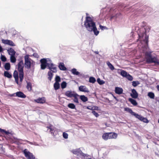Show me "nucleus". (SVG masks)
<instances>
[{
	"instance_id": "23",
	"label": "nucleus",
	"mask_w": 159,
	"mask_h": 159,
	"mask_svg": "<svg viewBox=\"0 0 159 159\" xmlns=\"http://www.w3.org/2000/svg\"><path fill=\"white\" fill-rule=\"evenodd\" d=\"M71 72L72 74L75 75H78L80 73L79 72L77 71V70L75 68H73L71 70Z\"/></svg>"
},
{
	"instance_id": "17",
	"label": "nucleus",
	"mask_w": 159,
	"mask_h": 159,
	"mask_svg": "<svg viewBox=\"0 0 159 159\" xmlns=\"http://www.w3.org/2000/svg\"><path fill=\"white\" fill-rule=\"evenodd\" d=\"M109 139H116L117 137V134L115 133H109Z\"/></svg>"
},
{
	"instance_id": "36",
	"label": "nucleus",
	"mask_w": 159,
	"mask_h": 159,
	"mask_svg": "<svg viewBox=\"0 0 159 159\" xmlns=\"http://www.w3.org/2000/svg\"><path fill=\"white\" fill-rule=\"evenodd\" d=\"M107 64L109 67L111 69V70H114V67L110 62H107Z\"/></svg>"
},
{
	"instance_id": "6",
	"label": "nucleus",
	"mask_w": 159,
	"mask_h": 159,
	"mask_svg": "<svg viewBox=\"0 0 159 159\" xmlns=\"http://www.w3.org/2000/svg\"><path fill=\"white\" fill-rule=\"evenodd\" d=\"M23 152L25 156L27 159H34L35 158L34 156L32 153L29 151L27 149H25Z\"/></svg>"
},
{
	"instance_id": "7",
	"label": "nucleus",
	"mask_w": 159,
	"mask_h": 159,
	"mask_svg": "<svg viewBox=\"0 0 159 159\" xmlns=\"http://www.w3.org/2000/svg\"><path fill=\"white\" fill-rule=\"evenodd\" d=\"M48 59L43 58L41 59L40 62L41 63V68L42 69L44 70L46 68V66H47V63L49 62Z\"/></svg>"
},
{
	"instance_id": "56",
	"label": "nucleus",
	"mask_w": 159,
	"mask_h": 159,
	"mask_svg": "<svg viewBox=\"0 0 159 159\" xmlns=\"http://www.w3.org/2000/svg\"><path fill=\"white\" fill-rule=\"evenodd\" d=\"M114 98H115L116 99V97H114Z\"/></svg>"
},
{
	"instance_id": "59",
	"label": "nucleus",
	"mask_w": 159,
	"mask_h": 159,
	"mask_svg": "<svg viewBox=\"0 0 159 159\" xmlns=\"http://www.w3.org/2000/svg\"><path fill=\"white\" fill-rule=\"evenodd\" d=\"M158 123H159V120H158Z\"/></svg>"
},
{
	"instance_id": "38",
	"label": "nucleus",
	"mask_w": 159,
	"mask_h": 159,
	"mask_svg": "<svg viewBox=\"0 0 159 159\" xmlns=\"http://www.w3.org/2000/svg\"><path fill=\"white\" fill-rule=\"evenodd\" d=\"M68 107L69 108L72 109H74L75 108V105L73 103H69L68 105Z\"/></svg>"
},
{
	"instance_id": "18",
	"label": "nucleus",
	"mask_w": 159,
	"mask_h": 159,
	"mask_svg": "<svg viewBox=\"0 0 159 159\" xmlns=\"http://www.w3.org/2000/svg\"><path fill=\"white\" fill-rule=\"evenodd\" d=\"M16 94V96L18 97L23 98L26 97V96L21 92H18Z\"/></svg>"
},
{
	"instance_id": "33",
	"label": "nucleus",
	"mask_w": 159,
	"mask_h": 159,
	"mask_svg": "<svg viewBox=\"0 0 159 159\" xmlns=\"http://www.w3.org/2000/svg\"><path fill=\"white\" fill-rule=\"evenodd\" d=\"M96 81L95 78L93 77H90L89 78V82L90 83H94Z\"/></svg>"
},
{
	"instance_id": "26",
	"label": "nucleus",
	"mask_w": 159,
	"mask_h": 159,
	"mask_svg": "<svg viewBox=\"0 0 159 159\" xmlns=\"http://www.w3.org/2000/svg\"><path fill=\"white\" fill-rule=\"evenodd\" d=\"M80 99L84 102L87 101L88 100V98L84 95L80 96Z\"/></svg>"
},
{
	"instance_id": "53",
	"label": "nucleus",
	"mask_w": 159,
	"mask_h": 159,
	"mask_svg": "<svg viewBox=\"0 0 159 159\" xmlns=\"http://www.w3.org/2000/svg\"><path fill=\"white\" fill-rule=\"evenodd\" d=\"M157 89L159 91V85H158L157 86Z\"/></svg>"
},
{
	"instance_id": "51",
	"label": "nucleus",
	"mask_w": 159,
	"mask_h": 159,
	"mask_svg": "<svg viewBox=\"0 0 159 159\" xmlns=\"http://www.w3.org/2000/svg\"><path fill=\"white\" fill-rule=\"evenodd\" d=\"M96 54H98L99 53V52L98 51H93Z\"/></svg>"
},
{
	"instance_id": "40",
	"label": "nucleus",
	"mask_w": 159,
	"mask_h": 159,
	"mask_svg": "<svg viewBox=\"0 0 159 159\" xmlns=\"http://www.w3.org/2000/svg\"><path fill=\"white\" fill-rule=\"evenodd\" d=\"M125 78L130 81H132L133 80V78L132 76L130 75L129 73L127 74Z\"/></svg>"
},
{
	"instance_id": "14",
	"label": "nucleus",
	"mask_w": 159,
	"mask_h": 159,
	"mask_svg": "<svg viewBox=\"0 0 159 159\" xmlns=\"http://www.w3.org/2000/svg\"><path fill=\"white\" fill-rule=\"evenodd\" d=\"M131 97L134 98H136L138 96L137 92L135 89H133L132 90V93L130 94Z\"/></svg>"
},
{
	"instance_id": "42",
	"label": "nucleus",
	"mask_w": 159,
	"mask_h": 159,
	"mask_svg": "<svg viewBox=\"0 0 159 159\" xmlns=\"http://www.w3.org/2000/svg\"><path fill=\"white\" fill-rule=\"evenodd\" d=\"M55 82L59 83L61 81V78L60 77L58 76L57 75L55 78Z\"/></svg>"
},
{
	"instance_id": "47",
	"label": "nucleus",
	"mask_w": 159,
	"mask_h": 159,
	"mask_svg": "<svg viewBox=\"0 0 159 159\" xmlns=\"http://www.w3.org/2000/svg\"><path fill=\"white\" fill-rule=\"evenodd\" d=\"M92 113L96 117H98L99 115L95 111H92Z\"/></svg>"
},
{
	"instance_id": "21",
	"label": "nucleus",
	"mask_w": 159,
	"mask_h": 159,
	"mask_svg": "<svg viewBox=\"0 0 159 159\" xmlns=\"http://www.w3.org/2000/svg\"><path fill=\"white\" fill-rule=\"evenodd\" d=\"M7 52L9 55L11 56H15L16 53V52L14 51V49L11 48L8 49Z\"/></svg>"
},
{
	"instance_id": "27",
	"label": "nucleus",
	"mask_w": 159,
	"mask_h": 159,
	"mask_svg": "<svg viewBox=\"0 0 159 159\" xmlns=\"http://www.w3.org/2000/svg\"><path fill=\"white\" fill-rule=\"evenodd\" d=\"M129 100L134 105L136 106L137 105V103L135 100L132 98H129Z\"/></svg>"
},
{
	"instance_id": "48",
	"label": "nucleus",
	"mask_w": 159,
	"mask_h": 159,
	"mask_svg": "<svg viewBox=\"0 0 159 159\" xmlns=\"http://www.w3.org/2000/svg\"><path fill=\"white\" fill-rule=\"evenodd\" d=\"M99 27L101 30H103L104 29H107V28L105 26H103L101 25H99Z\"/></svg>"
},
{
	"instance_id": "46",
	"label": "nucleus",
	"mask_w": 159,
	"mask_h": 159,
	"mask_svg": "<svg viewBox=\"0 0 159 159\" xmlns=\"http://www.w3.org/2000/svg\"><path fill=\"white\" fill-rule=\"evenodd\" d=\"M63 136L65 139H67L68 137V134L67 133L64 132L63 133Z\"/></svg>"
},
{
	"instance_id": "13",
	"label": "nucleus",
	"mask_w": 159,
	"mask_h": 159,
	"mask_svg": "<svg viewBox=\"0 0 159 159\" xmlns=\"http://www.w3.org/2000/svg\"><path fill=\"white\" fill-rule=\"evenodd\" d=\"M79 89L80 91L84 92L89 93V91L88 89L85 86H80L79 88Z\"/></svg>"
},
{
	"instance_id": "55",
	"label": "nucleus",
	"mask_w": 159,
	"mask_h": 159,
	"mask_svg": "<svg viewBox=\"0 0 159 159\" xmlns=\"http://www.w3.org/2000/svg\"><path fill=\"white\" fill-rule=\"evenodd\" d=\"M2 147V145H1V144H0V148Z\"/></svg>"
},
{
	"instance_id": "11",
	"label": "nucleus",
	"mask_w": 159,
	"mask_h": 159,
	"mask_svg": "<svg viewBox=\"0 0 159 159\" xmlns=\"http://www.w3.org/2000/svg\"><path fill=\"white\" fill-rule=\"evenodd\" d=\"M135 117L144 122L147 123L148 122V120L147 118H144L137 114L136 115Z\"/></svg>"
},
{
	"instance_id": "19",
	"label": "nucleus",
	"mask_w": 159,
	"mask_h": 159,
	"mask_svg": "<svg viewBox=\"0 0 159 159\" xmlns=\"http://www.w3.org/2000/svg\"><path fill=\"white\" fill-rule=\"evenodd\" d=\"M58 67L59 69L61 70L65 71L66 70H67L66 68L65 67L64 64L63 63H60Z\"/></svg>"
},
{
	"instance_id": "1",
	"label": "nucleus",
	"mask_w": 159,
	"mask_h": 159,
	"mask_svg": "<svg viewBox=\"0 0 159 159\" xmlns=\"http://www.w3.org/2000/svg\"><path fill=\"white\" fill-rule=\"evenodd\" d=\"M150 29L149 26L144 28L145 33L139 34V39L141 44H144L142 45L141 47L143 52L145 53L146 62L148 63H154L159 64L156 57L152 56L151 53L152 52L150 50L148 46V37L146 33L149 31Z\"/></svg>"
},
{
	"instance_id": "30",
	"label": "nucleus",
	"mask_w": 159,
	"mask_h": 159,
	"mask_svg": "<svg viewBox=\"0 0 159 159\" xmlns=\"http://www.w3.org/2000/svg\"><path fill=\"white\" fill-rule=\"evenodd\" d=\"M47 128L50 129L51 133L53 135L54 134V127L52 125H50L49 127H47Z\"/></svg>"
},
{
	"instance_id": "44",
	"label": "nucleus",
	"mask_w": 159,
	"mask_h": 159,
	"mask_svg": "<svg viewBox=\"0 0 159 159\" xmlns=\"http://www.w3.org/2000/svg\"><path fill=\"white\" fill-rule=\"evenodd\" d=\"M79 96V95L77 94H76L75 95V97H73L74 98L73 100V101L74 102L77 103H79L78 99L77 98V96Z\"/></svg>"
},
{
	"instance_id": "50",
	"label": "nucleus",
	"mask_w": 159,
	"mask_h": 159,
	"mask_svg": "<svg viewBox=\"0 0 159 159\" xmlns=\"http://www.w3.org/2000/svg\"><path fill=\"white\" fill-rule=\"evenodd\" d=\"M87 108L88 109H92V107H91V106L87 107Z\"/></svg>"
},
{
	"instance_id": "10",
	"label": "nucleus",
	"mask_w": 159,
	"mask_h": 159,
	"mask_svg": "<svg viewBox=\"0 0 159 159\" xmlns=\"http://www.w3.org/2000/svg\"><path fill=\"white\" fill-rule=\"evenodd\" d=\"M2 42L6 44L9 45L11 46H15V45L14 43L11 40L8 39L5 40L2 39Z\"/></svg>"
},
{
	"instance_id": "39",
	"label": "nucleus",
	"mask_w": 159,
	"mask_h": 159,
	"mask_svg": "<svg viewBox=\"0 0 159 159\" xmlns=\"http://www.w3.org/2000/svg\"><path fill=\"white\" fill-rule=\"evenodd\" d=\"M11 61L12 63H15L16 61L15 56H11L10 57Z\"/></svg>"
},
{
	"instance_id": "54",
	"label": "nucleus",
	"mask_w": 159,
	"mask_h": 159,
	"mask_svg": "<svg viewBox=\"0 0 159 159\" xmlns=\"http://www.w3.org/2000/svg\"><path fill=\"white\" fill-rule=\"evenodd\" d=\"M116 17H118V16H117V14L116 15Z\"/></svg>"
},
{
	"instance_id": "20",
	"label": "nucleus",
	"mask_w": 159,
	"mask_h": 159,
	"mask_svg": "<svg viewBox=\"0 0 159 159\" xmlns=\"http://www.w3.org/2000/svg\"><path fill=\"white\" fill-rule=\"evenodd\" d=\"M125 111L129 112V113H130L132 115L134 116L135 117V116L137 114L136 113L134 112L131 109L129 108H125Z\"/></svg>"
},
{
	"instance_id": "12",
	"label": "nucleus",
	"mask_w": 159,
	"mask_h": 159,
	"mask_svg": "<svg viewBox=\"0 0 159 159\" xmlns=\"http://www.w3.org/2000/svg\"><path fill=\"white\" fill-rule=\"evenodd\" d=\"M34 101L38 103L43 104L46 102V99L44 97L39 98L37 99H35Z\"/></svg>"
},
{
	"instance_id": "4",
	"label": "nucleus",
	"mask_w": 159,
	"mask_h": 159,
	"mask_svg": "<svg viewBox=\"0 0 159 159\" xmlns=\"http://www.w3.org/2000/svg\"><path fill=\"white\" fill-rule=\"evenodd\" d=\"M18 70L19 72V77L20 79V81L21 82L24 78L23 68L24 63L22 61H20L18 63Z\"/></svg>"
},
{
	"instance_id": "3",
	"label": "nucleus",
	"mask_w": 159,
	"mask_h": 159,
	"mask_svg": "<svg viewBox=\"0 0 159 159\" xmlns=\"http://www.w3.org/2000/svg\"><path fill=\"white\" fill-rule=\"evenodd\" d=\"M29 56L28 55H26L24 56L25 66L27 69H30L31 67H33L35 65L34 62Z\"/></svg>"
},
{
	"instance_id": "32",
	"label": "nucleus",
	"mask_w": 159,
	"mask_h": 159,
	"mask_svg": "<svg viewBox=\"0 0 159 159\" xmlns=\"http://www.w3.org/2000/svg\"><path fill=\"white\" fill-rule=\"evenodd\" d=\"M148 96L151 99H154L155 97L154 94L152 92H149L148 93Z\"/></svg>"
},
{
	"instance_id": "45",
	"label": "nucleus",
	"mask_w": 159,
	"mask_h": 159,
	"mask_svg": "<svg viewBox=\"0 0 159 159\" xmlns=\"http://www.w3.org/2000/svg\"><path fill=\"white\" fill-rule=\"evenodd\" d=\"M1 59L2 61L5 62V61H6V58L3 55H1Z\"/></svg>"
},
{
	"instance_id": "2",
	"label": "nucleus",
	"mask_w": 159,
	"mask_h": 159,
	"mask_svg": "<svg viewBox=\"0 0 159 159\" xmlns=\"http://www.w3.org/2000/svg\"><path fill=\"white\" fill-rule=\"evenodd\" d=\"M86 15L84 25L86 30L90 32H93L95 35L97 36L99 33V31L98 30L95 23L93 20V17L88 16L89 14L87 13H86Z\"/></svg>"
},
{
	"instance_id": "16",
	"label": "nucleus",
	"mask_w": 159,
	"mask_h": 159,
	"mask_svg": "<svg viewBox=\"0 0 159 159\" xmlns=\"http://www.w3.org/2000/svg\"><path fill=\"white\" fill-rule=\"evenodd\" d=\"M123 90L122 88L118 87H116L115 89V93L118 94H120L122 93Z\"/></svg>"
},
{
	"instance_id": "25",
	"label": "nucleus",
	"mask_w": 159,
	"mask_h": 159,
	"mask_svg": "<svg viewBox=\"0 0 159 159\" xmlns=\"http://www.w3.org/2000/svg\"><path fill=\"white\" fill-rule=\"evenodd\" d=\"M4 76L8 78H11L12 77L11 75L7 71H4Z\"/></svg>"
},
{
	"instance_id": "22",
	"label": "nucleus",
	"mask_w": 159,
	"mask_h": 159,
	"mask_svg": "<svg viewBox=\"0 0 159 159\" xmlns=\"http://www.w3.org/2000/svg\"><path fill=\"white\" fill-rule=\"evenodd\" d=\"M118 70H120V72L119 73H120V75L123 77H126L127 74H128L125 71L121 69H118Z\"/></svg>"
},
{
	"instance_id": "9",
	"label": "nucleus",
	"mask_w": 159,
	"mask_h": 159,
	"mask_svg": "<svg viewBox=\"0 0 159 159\" xmlns=\"http://www.w3.org/2000/svg\"><path fill=\"white\" fill-rule=\"evenodd\" d=\"M76 94L74 92L71 91H67L65 93V95L69 98L75 97Z\"/></svg>"
},
{
	"instance_id": "43",
	"label": "nucleus",
	"mask_w": 159,
	"mask_h": 159,
	"mask_svg": "<svg viewBox=\"0 0 159 159\" xmlns=\"http://www.w3.org/2000/svg\"><path fill=\"white\" fill-rule=\"evenodd\" d=\"M132 85L134 87H136L139 84L138 81H133L132 82Z\"/></svg>"
},
{
	"instance_id": "28",
	"label": "nucleus",
	"mask_w": 159,
	"mask_h": 159,
	"mask_svg": "<svg viewBox=\"0 0 159 159\" xmlns=\"http://www.w3.org/2000/svg\"><path fill=\"white\" fill-rule=\"evenodd\" d=\"M54 88L55 90L59 89L60 87V85L59 83L55 82L54 84Z\"/></svg>"
},
{
	"instance_id": "24",
	"label": "nucleus",
	"mask_w": 159,
	"mask_h": 159,
	"mask_svg": "<svg viewBox=\"0 0 159 159\" xmlns=\"http://www.w3.org/2000/svg\"><path fill=\"white\" fill-rule=\"evenodd\" d=\"M53 73L51 72V71H49L48 72V79L50 81H51L52 78L53 76Z\"/></svg>"
},
{
	"instance_id": "5",
	"label": "nucleus",
	"mask_w": 159,
	"mask_h": 159,
	"mask_svg": "<svg viewBox=\"0 0 159 159\" xmlns=\"http://www.w3.org/2000/svg\"><path fill=\"white\" fill-rule=\"evenodd\" d=\"M48 60H49V62L47 63L48 68L49 69L50 71H51V72L52 71L54 73L57 72V67L52 62L50 59H48Z\"/></svg>"
},
{
	"instance_id": "35",
	"label": "nucleus",
	"mask_w": 159,
	"mask_h": 159,
	"mask_svg": "<svg viewBox=\"0 0 159 159\" xmlns=\"http://www.w3.org/2000/svg\"><path fill=\"white\" fill-rule=\"evenodd\" d=\"M61 88L62 89H64L67 86V83L66 82H63L61 84Z\"/></svg>"
},
{
	"instance_id": "52",
	"label": "nucleus",
	"mask_w": 159,
	"mask_h": 159,
	"mask_svg": "<svg viewBox=\"0 0 159 159\" xmlns=\"http://www.w3.org/2000/svg\"><path fill=\"white\" fill-rule=\"evenodd\" d=\"M2 50V47L0 45V52H1Z\"/></svg>"
},
{
	"instance_id": "29",
	"label": "nucleus",
	"mask_w": 159,
	"mask_h": 159,
	"mask_svg": "<svg viewBox=\"0 0 159 159\" xmlns=\"http://www.w3.org/2000/svg\"><path fill=\"white\" fill-rule=\"evenodd\" d=\"M102 137L103 139L106 140L109 139L108 133L104 134L102 135Z\"/></svg>"
},
{
	"instance_id": "15",
	"label": "nucleus",
	"mask_w": 159,
	"mask_h": 159,
	"mask_svg": "<svg viewBox=\"0 0 159 159\" xmlns=\"http://www.w3.org/2000/svg\"><path fill=\"white\" fill-rule=\"evenodd\" d=\"M13 76L15 78V81L16 83L18 84H19L18 73L17 71L15 70L14 71L13 74Z\"/></svg>"
},
{
	"instance_id": "58",
	"label": "nucleus",
	"mask_w": 159,
	"mask_h": 159,
	"mask_svg": "<svg viewBox=\"0 0 159 159\" xmlns=\"http://www.w3.org/2000/svg\"><path fill=\"white\" fill-rule=\"evenodd\" d=\"M91 159V158H88V159Z\"/></svg>"
},
{
	"instance_id": "34",
	"label": "nucleus",
	"mask_w": 159,
	"mask_h": 159,
	"mask_svg": "<svg viewBox=\"0 0 159 159\" xmlns=\"http://www.w3.org/2000/svg\"><path fill=\"white\" fill-rule=\"evenodd\" d=\"M5 69L7 70H9L10 68V65L9 63H6L4 66Z\"/></svg>"
},
{
	"instance_id": "57",
	"label": "nucleus",
	"mask_w": 159,
	"mask_h": 159,
	"mask_svg": "<svg viewBox=\"0 0 159 159\" xmlns=\"http://www.w3.org/2000/svg\"><path fill=\"white\" fill-rule=\"evenodd\" d=\"M29 143H30V144H32V143H30V142H29Z\"/></svg>"
},
{
	"instance_id": "37",
	"label": "nucleus",
	"mask_w": 159,
	"mask_h": 159,
	"mask_svg": "<svg viewBox=\"0 0 159 159\" xmlns=\"http://www.w3.org/2000/svg\"><path fill=\"white\" fill-rule=\"evenodd\" d=\"M0 132L2 134H3V133H5L7 135H8L11 134L9 131H6L5 130L1 129V128H0Z\"/></svg>"
},
{
	"instance_id": "49",
	"label": "nucleus",
	"mask_w": 159,
	"mask_h": 159,
	"mask_svg": "<svg viewBox=\"0 0 159 159\" xmlns=\"http://www.w3.org/2000/svg\"><path fill=\"white\" fill-rule=\"evenodd\" d=\"M14 139L15 140V141L13 140L12 142L13 143H15L16 141L17 140V139L16 138H14Z\"/></svg>"
},
{
	"instance_id": "31",
	"label": "nucleus",
	"mask_w": 159,
	"mask_h": 159,
	"mask_svg": "<svg viewBox=\"0 0 159 159\" xmlns=\"http://www.w3.org/2000/svg\"><path fill=\"white\" fill-rule=\"evenodd\" d=\"M26 88L29 91H30L31 90L32 84L30 82H27Z\"/></svg>"
},
{
	"instance_id": "8",
	"label": "nucleus",
	"mask_w": 159,
	"mask_h": 159,
	"mask_svg": "<svg viewBox=\"0 0 159 159\" xmlns=\"http://www.w3.org/2000/svg\"><path fill=\"white\" fill-rule=\"evenodd\" d=\"M70 151L73 154L77 156L82 155H83V154L79 148L71 150H70Z\"/></svg>"
},
{
	"instance_id": "41",
	"label": "nucleus",
	"mask_w": 159,
	"mask_h": 159,
	"mask_svg": "<svg viewBox=\"0 0 159 159\" xmlns=\"http://www.w3.org/2000/svg\"><path fill=\"white\" fill-rule=\"evenodd\" d=\"M97 81L98 83L100 85L102 84L105 83V82L104 81L101 80V79L99 78L97 79Z\"/></svg>"
}]
</instances>
